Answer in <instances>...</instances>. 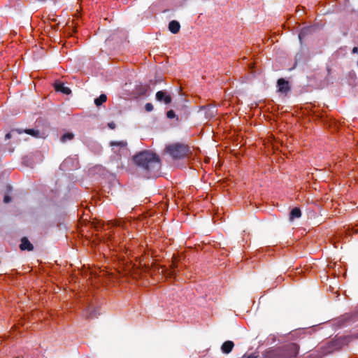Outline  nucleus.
<instances>
[{"instance_id":"1","label":"nucleus","mask_w":358,"mask_h":358,"mask_svg":"<svg viewBox=\"0 0 358 358\" xmlns=\"http://www.w3.org/2000/svg\"><path fill=\"white\" fill-rule=\"evenodd\" d=\"M134 164L142 169L148 178H155L159 176L161 169V159L156 153L149 150H143L133 157Z\"/></svg>"},{"instance_id":"2","label":"nucleus","mask_w":358,"mask_h":358,"mask_svg":"<svg viewBox=\"0 0 358 358\" xmlns=\"http://www.w3.org/2000/svg\"><path fill=\"white\" fill-rule=\"evenodd\" d=\"M299 350L297 344L289 343L269 352L268 358H296Z\"/></svg>"},{"instance_id":"3","label":"nucleus","mask_w":358,"mask_h":358,"mask_svg":"<svg viewBox=\"0 0 358 358\" xmlns=\"http://www.w3.org/2000/svg\"><path fill=\"white\" fill-rule=\"evenodd\" d=\"M165 151L175 159H182L191 152L190 148L187 145L180 143L167 145Z\"/></svg>"},{"instance_id":"4","label":"nucleus","mask_w":358,"mask_h":358,"mask_svg":"<svg viewBox=\"0 0 358 358\" xmlns=\"http://www.w3.org/2000/svg\"><path fill=\"white\" fill-rule=\"evenodd\" d=\"M110 146L111 147L113 153L117 157L118 160L120 159L122 156H127L129 155L127 143L125 141H110Z\"/></svg>"},{"instance_id":"5","label":"nucleus","mask_w":358,"mask_h":358,"mask_svg":"<svg viewBox=\"0 0 358 358\" xmlns=\"http://www.w3.org/2000/svg\"><path fill=\"white\" fill-rule=\"evenodd\" d=\"M354 338L357 339L358 334L336 337L329 343V348L331 350L341 349L343 346L348 345Z\"/></svg>"},{"instance_id":"6","label":"nucleus","mask_w":358,"mask_h":358,"mask_svg":"<svg viewBox=\"0 0 358 358\" xmlns=\"http://www.w3.org/2000/svg\"><path fill=\"white\" fill-rule=\"evenodd\" d=\"M156 99L159 102L168 105L171 103L172 97L166 91H158L155 95Z\"/></svg>"},{"instance_id":"7","label":"nucleus","mask_w":358,"mask_h":358,"mask_svg":"<svg viewBox=\"0 0 358 358\" xmlns=\"http://www.w3.org/2000/svg\"><path fill=\"white\" fill-rule=\"evenodd\" d=\"M278 92L287 94L290 90V85L287 80L284 78H280L277 82Z\"/></svg>"},{"instance_id":"8","label":"nucleus","mask_w":358,"mask_h":358,"mask_svg":"<svg viewBox=\"0 0 358 358\" xmlns=\"http://www.w3.org/2000/svg\"><path fill=\"white\" fill-rule=\"evenodd\" d=\"M20 249L21 250L32 251L34 250V246L27 237H23L21 238Z\"/></svg>"},{"instance_id":"9","label":"nucleus","mask_w":358,"mask_h":358,"mask_svg":"<svg viewBox=\"0 0 358 358\" xmlns=\"http://www.w3.org/2000/svg\"><path fill=\"white\" fill-rule=\"evenodd\" d=\"M54 87L56 91L60 92L64 94L69 95L71 93L70 88L64 86V83L61 82H55Z\"/></svg>"},{"instance_id":"10","label":"nucleus","mask_w":358,"mask_h":358,"mask_svg":"<svg viewBox=\"0 0 358 358\" xmlns=\"http://www.w3.org/2000/svg\"><path fill=\"white\" fill-rule=\"evenodd\" d=\"M180 23L176 21V20H172L169 22V30L172 33V34H177L180 31Z\"/></svg>"},{"instance_id":"11","label":"nucleus","mask_w":358,"mask_h":358,"mask_svg":"<svg viewBox=\"0 0 358 358\" xmlns=\"http://www.w3.org/2000/svg\"><path fill=\"white\" fill-rule=\"evenodd\" d=\"M234 346V344L232 341H227L222 344L221 349L224 353L229 354L233 350Z\"/></svg>"},{"instance_id":"12","label":"nucleus","mask_w":358,"mask_h":358,"mask_svg":"<svg viewBox=\"0 0 358 358\" xmlns=\"http://www.w3.org/2000/svg\"><path fill=\"white\" fill-rule=\"evenodd\" d=\"M99 313L97 312V310L95 308H93L92 307H89L85 310V316L87 318L93 319L96 317Z\"/></svg>"},{"instance_id":"13","label":"nucleus","mask_w":358,"mask_h":358,"mask_svg":"<svg viewBox=\"0 0 358 358\" xmlns=\"http://www.w3.org/2000/svg\"><path fill=\"white\" fill-rule=\"evenodd\" d=\"M301 216V210L299 208H294L289 213V220L292 221L296 218H299Z\"/></svg>"},{"instance_id":"14","label":"nucleus","mask_w":358,"mask_h":358,"mask_svg":"<svg viewBox=\"0 0 358 358\" xmlns=\"http://www.w3.org/2000/svg\"><path fill=\"white\" fill-rule=\"evenodd\" d=\"M312 28L311 27H303L300 33L299 34V38L301 42L302 38L306 36L308 34L310 33Z\"/></svg>"},{"instance_id":"15","label":"nucleus","mask_w":358,"mask_h":358,"mask_svg":"<svg viewBox=\"0 0 358 358\" xmlns=\"http://www.w3.org/2000/svg\"><path fill=\"white\" fill-rule=\"evenodd\" d=\"M24 133L29 134V135H31L35 138H39L41 137L40 136V131L38 129H25L24 131Z\"/></svg>"},{"instance_id":"16","label":"nucleus","mask_w":358,"mask_h":358,"mask_svg":"<svg viewBox=\"0 0 358 358\" xmlns=\"http://www.w3.org/2000/svg\"><path fill=\"white\" fill-rule=\"evenodd\" d=\"M107 99V96L106 94H102L98 98L94 99V103L96 106H99L103 103L106 102Z\"/></svg>"},{"instance_id":"17","label":"nucleus","mask_w":358,"mask_h":358,"mask_svg":"<svg viewBox=\"0 0 358 358\" xmlns=\"http://www.w3.org/2000/svg\"><path fill=\"white\" fill-rule=\"evenodd\" d=\"M74 138V134L73 133L67 132L63 134L61 137V141L62 143H65L67 141H71Z\"/></svg>"},{"instance_id":"18","label":"nucleus","mask_w":358,"mask_h":358,"mask_svg":"<svg viewBox=\"0 0 358 358\" xmlns=\"http://www.w3.org/2000/svg\"><path fill=\"white\" fill-rule=\"evenodd\" d=\"M166 116L169 119L175 118L176 117V115L175 114V112L173 110H170L167 112Z\"/></svg>"},{"instance_id":"19","label":"nucleus","mask_w":358,"mask_h":358,"mask_svg":"<svg viewBox=\"0 0 358 358\" xmlns=\"http://www.w3.org/2000/svg\"><path fill=\"white\" fill-rule=\"evenodd\" d=\"M154 107L151 103H147L145 106V109L148 112H151L153 110Z\"/></svg>"},{"instance_id":"20","label":"nucleus","mask_w":358,"mask_h":358,"mask_svg":"<svg viewBox=\"0 0 358 358\" xmlns=\"http://www.w3.org/2000/svg\"><path fill=\"white\" fill-rule=\"evenodd\" d=\"M343 320H345V321H353V320H355L352 318V315H350V314L345 315L343 318Z\"/></svg>"},{"instance_id":"21","label":"nucleus","mask_w":358,"mask_h":358,"mask_svg":"<svg viewBox=\"0 0 358 358\" xmlns=\"http://www.w3.org/2000/svg\"><path fill=\"white\" fill-rule=\"evenodd\" d=\"M10 200H11V198H10V196H8V195H6V196H4V198H3V202H4V203H8V202H10Z\"/></svg>"},{"instance_id":"22","label":"nucleus","mask_w":358,"mask_h":358,"mask_svg":"<svg viewBox=\"0 0 358 358\" xmlns=\"http://www.w3.org/2000/svg\"><path fill=\"white\" fill-rule=\"evenodd\" d=\"M208 111H209V115L210 117L213 116L214 115V113H215V108L214 107H212L208 109Z\"/></svg>"},{"instance_id":"23","label":"nucleus","mask_w":358,"mask_h":358,"mask_svg":"<svg viewBox=\"0 0 358 358\" xmlns=\"http://www.w3.org/2000/svg\"><path fill=\"white\" fill-rule=\"evenodd\" d=\"M108 127L110 129H114L116 127L115 122H109L108 124Z\"/></svg>"},{"instance_id":"24","label":"nucleus","mask_w":358,"mask_h":358,"mask_svg":"<svg viewBox=\"0 0 358 358\" xmlns=\"http://www.w3.org/2000/svg\"><path fill=\"white\" fill-rule=\"evenodd\" d=\"M110 223L113 224V222L110 221ZM114 225L120 227V226L122 225V222H121V221H115L114 222Z\"/></svg>"},{"instance_id":"25","label":"nucleus","mask_w":358,"mask_h":358,"mask_svg":"<svg viewBox=\"0 0 358 358\" xmlns=\"http://www.w3.org/2000/svg\"><path fill=\"white\" fill-rule=\"evenodd\" d=\"M12 132H17V134H20L23 132V131L20 130V129H13L12 130Z\"/></svg>"},{"instance_id":"26","label":"nucleus","mask_w":358,"mask_h":358,"mask_svg":"<svg viewBox=\"0 0 358 358\" xmlns=\"http://www.w3.org/2000/svg\"><path fill=\"white\" fill-rule=\"evenodd\" d=\"M246 358H257V356L255 355V354H251L250 355H248V356H245Z\"/></svg>"},{"instance_id":"27","label":"nucleus","mask_w":358,"mask_h":358,"mask_svg":"<svg viewBox=\"0 0 358 358\" xmlns=\"http://www.w3.org/2000/svg\"><path fill=\"white\" fill-rule=\"evenodd\" d=\"M11 136H12L11 133H7V134H6V136H5V138H6V140H8V139H10V138H11Z\"/></svg>"},{"instance_id":"28","label":"nucleus","mask_w":358,"mask_h":358,"mask_svg":"<svg viewBox=\"0 0 358 358\" xmlns=\"http://www.w3.org/2000/svg\"><path fill=\"white\" fill-rule=\"evenodd\" d=\"M352 52L353 53H358V48H357V47L353 48Z\"/></svg>"},{"instance_id":"29","label":"nucleus","mask_w":358,"mask_h":358,"mask_svg":"<svg viewBox=\"0 0 358 358\" xmlns=\"http://www.w3.org/2000/svg\"><path fill=\"white\" fill-rule=\"evenodd\" d=\"M353 233H355V234L358 233V229H355V230H354V231H353Z\"/></svg>"},{"instance_id":"30","label":"nucleus","mask_w":358,"mask_h":358,"mask_svg":"<svg viewBox=\"0 0 358 358\" xmlns=\"http://www.w3.org/2000/svg\"><path fill=\"white\" fill-rule=\"evenodd\" d=\"M170 275H173V271H169Z\"/></svg>"},{"instance_id":"31","label":"nucleus","mask_w":358,"mask_h":358,"mask_svg":"<svg viewBox=\"0 0 358 358\" xmlns=\"http://www.w3.org/2000/svg\"><path fill=\"white\" fill-rule=\"evenodd\" d=\"M16 358H22V357H16Z\"/></svg>"}]
</instances>
